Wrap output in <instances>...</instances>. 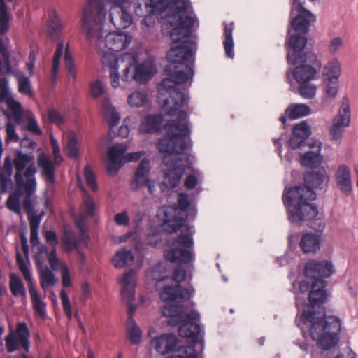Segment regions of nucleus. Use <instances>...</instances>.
I'll return each instance as SVG.
<instances>
[{"instance_id":"4be33fe9","label":"nucleus","mask_w":358,"mask_h":358,"mask_svg":"<svg viewBox=\"0 0 358 358\" xmlns=\"http://www.w3.org/2000/svg\"><path fill=\"white\" fill-rule=\"evenodd\" d=\"M35 192L28 194L24 191H21L17 186L16 189L9 194V196L6 202V206L10 211L14 212L18 215H21V206L20 197L24 196V199L22 202H25L28 199L30 201L36 200V196H34Z\"/></svg>"},{"instance_id":"5fc2aeb1","label":"nucleus","mask_w":358,"mask_h":358,"mask_svg":"<svg viewBox=\"0 0 358 358\" xmlns=\"http://www.w3.org/2000/svg\"><path fill=\"white\" fill-rule=\"evenodd\" d=\"M64 62L65 66L69 76V79L71 78L73 81H74L76 78L77 71L74 65L73 59L69 51L68 45H66V47L65 48Z\"/></svg>"},{"instance_id":"aec40b11","label":"nucleus","mask_w":358,"mask_h":358,"mask_svg":"<svg viewBox=\"0 0 358 358\" xmlns=\"http://www.w3.org/2000/svg\"><path fill=\"white\" fill-rule=\"evenodd\" d=\"M194 294V289L190 287L183 288L180 285L166 286L160 293V297L164 301H173L177 299L188 300Z\"/></svg>"},{"instance_id":"680f3d73","label":"nucleus","mask_w":358,"mask_h":358,"mask_svg":"<svg viewBox=\"0 0 358 358\" xmlns=\"http://www.w3.org/2000/svg\"><path fill=\"white\" fill-rule=\"evenodd\" d=\"M60 296L62 300V303L64 309V312L67 316L69 320L72 318V310H71V305L69 301L67 293L64 289H62L60 292Z\"/></svg>"},{"instance_id":"bb28decb","label":"nucleus","mask_w":358,"mask_h":358,"mask_svg":"<svg viewBox=\"0 0 358 358\" xmlns=\"http://www.w3.org/2000/svg\"><path fill=\"white\" fill-rule=\"evenodd\" d=\"M224 26V41L223 45L225 51V55L228 58L233 59L234 57V40H233V31H234V22L227 24L225 22H223Z\"/></svg>"},{"instance_id":"6ab92c4d","label":"nucleus","mask_w":358,"mask_h":358,"mask_svg":"<svg viewBox=\"0 0 358 358\" xmlns=\"http://www.w3.org/2000/svg\"><path fill=\"white\" fill-rule=\"evenodd\" d=\"M350 121V111L348 103H343L338 113V115L333 120L330 128V135L334 140L341 138L343 127L349 125Z\"/></svg>"},{"instance_id":"de8ad7c7","label":"nucleus","mask_w":358,"mask_h":358,"mask_svg":"<svg viewBox=\"0 0 358 358\" xmlns=\"http://www.w3.org/2000/svg\"><path fill=\"white\" fill-rule=\"evenodd\" d=\"M113 6L110 10V21L114 25L116 26L115 22V17L120 14L121 9L124 7H128L129 3L128 0H107Z\"/></svg>"},{"instance_id":"4c0bfd02","label":"nucleus","mask_w":358,"mask_h":358,"mask_svg":"<svg viewBox=\"0 0 358 358\" xmlns=\"http://www.w3.org/2000/svg\"><path fill=\"white\" fill-rule=\"evenodd\" d=\"M127 331L129 339L131 344L136 345L141 341V331L138 327L134 318L127 321Z\"/></svg>"},{"instance_id":"393cba45","label":"nucleus","mask_w":358,"mask_h":358,"mask_svg":"<svg viewBox=\"0 0 358 358\" xmlns=\"http://www.w3.org/2000/svg\"><path fill=\"white\" fill-rule=\"evenodd\" d=\"M163 122L161 115H149L141 122L138 130L141 133H155L160 130Z\"/></svg>"},{"instance_id":"dca6fc26","label":"nucleus","mask_w":358,"mask_h":358,"mask_svg":"<svg viewBox=\"0 0 358 358\" xmlns=\"http://www.w3.org/2000/svg\"><path fill=\"white\" fill-rule=\"evenodd\" d=\"M122 283L123 288L121 291V295L124 299L128 302V318H134L133 315L136 311V307L131 303V301L135 296V287H136V273L134 271L131 270L124 273Z\"/></svg>"},{"instance_id":"c03bdc74","label":"nucleus","mask_w":358,"mask_h":358,"mask_svg":"<svg viewBox=\"0 0 358 358\" xmlns=\"http://www.w3.org/2000/svg\"><path fill=\"white\" fill-rule=\"evenodd\" d=\"M317 214H318V213ZM317 215H316L315 216H314L313 217L300 220L299 222H294L292 220H289V222L292 223H294V224L300 225L303 222L307 221V222H308V227H310V229H313L317 233L322 234L325 228V223L322 219H321L320 217H316Z\"/></svg>"},{"instance_id":"9b49d317","label":"nucleus","mask_w":358,"mask_h":358,"mask_svg":"<svg viewBox=\"0 0 358 358\" xmlns=\"http://www.w3.org/2000/svg\"><path fill=\"white\" fill-rule=\"evenodd\" d=\"M127 149L125 143H117L109 148L106 162L110 175H116L125 163L137 162L145 154L143 151L125 154Z\"/></svg>"},{"instance_id":"2f4dec72","label":"nucleus","mask_w":358,"mask_h":358,"mask_svg":"<svg viewBox=\"0 0 358 358\" xmlns=\"http://www.w3.org/2000/svg\"><path fill=\"white\" fill-rule=\"evenodd\" d=\"M64 140L66 143L64 150L71 157H77L79 155L78 141L73 131H68L64 134Z\"/></svg>"},{"instance_id":"c9c22d12","label":"nucleus","mask_w":358,"mask_h":358,"mask_svg":"<svg viewBox=\"0 0 358 358\" xmlns=\"http://www.w3.org/2000/svg\"><path fill=\"white\" fill-rule=\"evenodd\" d=\"M12 14L8 11L5 0H0V34H6L9 29Z\"/></svg>"},{"instance_id":"f8f14e48","label":"nucleus","mask_w":358,"mask_h":358,"mask_svg":"<svg viewBox=\"0 0 358 358\" xmlns=\"http://www.w3.org/2000/svg\"><path fill=\"white\" fill-rule=\"evenodd\" d=\"M189 341V345H180V341L178 339L177 336L175 334L169 333V334H163L155 338L152 341V345L155 346V350L157 352L161 355H166L169 352L176 349L175 352L180 347H193L195 350V347L197 345H199L201 347V350H203L204 347V343L203 339V334H201L199 336V341L193 343L190 339H188Z\"/></svg>"},{"instance_id":"a211bd4d","label":"nucleus","mask_w":358,"mask_h":358,"mask_svg":"<svg viewBox=\"0 0 358 358\" xmlns=\"http://www.w3.org/2000/svg\"><path fill=\"white\" fill-rule=\"evenodd\" d=\"M95 210L96 205L92 198L88 194H85L80 208L81 217L76 220V226L80 231V238L84 242H87L89 239V236L87 233L83 220L87 217H93L95 214Z\"/></svg>"},{"instance_id":"72a5a7b5","label":"nucleus","mask_w":358,"mask_h":358,"mask_svg":"<svg viewBox=\"0 0 358 358\" xmlns=\"http://www.w3.org/2000/svg\"><path fill=\"white\" fill-rule=\"evenodd\" d=\"M102 110L105 119L109 124L110 127H115L120 120V115L116 111L115 108L112 106L108 100H104L102 103Z\"/></svg>"},{"instance_id":"5701e85b","label":"nucleus","mask_w":358,"mask_h":358,"mask_svg":"<svg viewBox=\"0 0 358 358\" xmlns=\"http://www.w3.org/2000/svg\"><path fill=\"white\" fill-rule=\"evenodd\" d=\"M336 185L345 195L352 192V182L350 169L345 165L338 166L336 173Z\"/></svg>"},{"instance_id":"7c9ffc66","label":"nucleus","mask_w":358,"mask_h":358,"mask_svg":"<svg viewBox=\"0 0 358 358\" xmlns=\"http://www.w3.org/2000/svg\"><path fill=\"white\" fill-rule=\"evenodd\" d=\"M38 166L43 171V175L45 177L48 182L53 183L55 182V168L52 162L45 155L41 154L38 157Z\"/></svg>"},{"instance_id":"bf43d9fd","label":"nucleus","mask_w":358,"mask_h":358,"mask_svg":"<svg viewBox=\"0 0 358 358\" xmlns=\"http://www.w3.org/2000/svg\"><path fill=\"white\" fill-rule=\"evenodd\" d=\"M84 176L89 187L94 192L96 191L98 189V185L96 182V178L89 166H85L84 169Z\"/></svg>"},{"instance_id":"a19ab883","label":"nucleus","mask_w":358,"mask_h":358,"mask_svg":"<svg viewBox=\"0 0 358 358\" xmlns=\"http://www.w3.org/2000/svg\"><path fill=\"white\" fill-rule=\"evenodd\" d=\"M62 242L64 250L71 252L75 249L78 250L79 245V240L76 237V235L67 230H64L62 237Z\"/></svg>"},{"instance_id":"4468645a","label":"nucleus","mask_w":358,"mask_h":358,"mask_svg":"<svg viewBox=\"0 0 358 358\" xmlns=\"http://www.w3.org/2000/svg\"><path fill=\"white\" fill-rule=\"evenodd\" d=\"M30 334L26 323L17 324L16 334L10 333L6 337V345L8 352H13L20 346L22 347L27 352L29 351L30 342Z\"/></svg>"},{"instance_id":"a878e982","label":"nucleus","mask_w":358,"mask_h":358,"mask_svg":"<svg viewBox=\"0 0 358 358\" xmlns=\"http://www.w3.org/2000/svg\"><path fill=\"white\" fill-rule=\"evenodd\" d=\"M36 202L35 201H30L28 199L25 202L23 203V208L27 214V218L29 223L30 231L32 234H36V230L38 231L41 220L40 217H36V212L34 210V205Z\"/></svg>"},{"instance_id":"0e129e2a","label":"nucleus","mask_w":358,"mask_h":358,"mask_svg":"<svg viewBox=\"0 0 358 358\" xmlns=\"http://www.w3.org/2000/svg\"><path fill=\"white\" fill-rule=\"evenodd\" d=\"M6 141L9 143L10 141L17 142L20 139L18 134L16 132L15 125L11 122H8L6 127Z\"/></svg>"},{"instance_id":"1a4fd4ad","label":"nucleus","mask_w":358,"mask_h":358,"mask_svg":"<svg viewBox=\"0 0 358 358\" xmlns=\"http://www.w3.org/2000/svg\"><path fill=\"white\" fill-rule=\"evenodd\" d=\"M122 62H126L121 77L122 83L135 81L138 84H145L157 73V67L152 60L148 59L138 63V57L134 54L125 53Z\"/></svg>"},{"instance_id":"ddd939ff","label":"nucleus","mask_w":358,"mask_h":358,"mask_svg":"<svg viewBox=\"0 0 358 358\" xmlns=\"http://www.w3.org/2000/svg\"><path fill=\"white\" fill-rule=\"evenodd\" d=\"M115 51L101 50V62L103 68L109 71L110 84L113 88L124 87L120 83L121 78L118 71L119 66L122 64L124 67L126 62H122L123 54L118 58L114 53Z\"/></svg>"},{"instance_id":"f03ea898","label":"nucleus","mask_w":358,"mask_h":358,"mask_svg":"<svg viewBox=\"0 0 358 358\" xmlns=\"http://www.w3.org/2000/svg\"><path fill=\"white\" fill-rule=\"evenodd\" d=\"M145 6L150 13L168 15L169 36L172 47L166 55L170 64L165 68L166 73L177 82L186 83L194 76L193 64L196 43L190 39L197 19L187 14L192 9L189 0H145Z\"/></svg>"},{"instance_id":"338daca9","label":"nucleus","mask_w":358,"mask_h":358,"mask_svg":"<svg viewBox=\"0 0 358 358\" xmlns=\"http://www.w3.org/2000/svg\"><path fill=\"white\" fill-rule=\"evenodd\" d=\"M43 236L47 244L50 245L52 249L56 248V246L59 243V240L56 233L54 231L48 230L44 233Z\"/></svg>"},{"instance_id":"6e6d98bb","label":"nucleus","mask_w":358,"mask_h":358,"mask_svg":"<svg viewBox=\"0 0 358 358\" xmlns=\"http://www.w3.org/2000/svg\"><path fill=\"white\" fill-rule=\"evenodd\" d=\"M16 261L19 267V269L22 272L24 278L26 281L29 282V285H33L32 283V278H31V273L30 272V270L25 262V261L23 259L22 255L20 253H17L16 257Z\"/></svg>"},{"instance_id":"423d86ee","label":"nucleus","mask_w":358,"mask_h":358,"mask_svg":"<svg viewBox=\"0 0 358 358\" xmlns=\"http://www.w3.org/2000/svg\"><path fill=\"white\" fill-rule=\"evenodd\" d=\"M106 15V10L103 5L90 3L85 8L82 17L84 32L89 38H96L99 48L105 46L109 50L115 52L126 49L133 39L128 32L120 30L110 31L103 38V25Z\"/></svg>"},{"instance_id":"e2e57ef3","label":"nucleus","mask_w":358,"mask_h":358,"mask_svg":"<svg viewBox=\"0 0 358 358\" xmlns=\"http://www.w3.org/2000/svg\"><path fill=\"white\" fill-rule=\"evenodd\" d=\"M49 264L53 270H58L62 268V264L57 256L56 248H52L47 255Z\"/></svg>"},{"instance_id":"473e14b6","label":"nucleus","mask_w":358,"mask_h":358,"mask_svg":"<svg viewBox=\"0 0 358 358\" xmlns=\"http://www.w3.org/2000/svg\"><path fill=\"white\" fill-rule=\"evenodd\" d=\"M341 74V64L338 59L329 60L324 68V76L327 80H338Z\"/></svg>"},{"instance_id":"774afa93","label":"nucleus","mask_w":358,"mask_h":358,"mask_svg":"<svg viewBox=\"0 0 358 358\" xmlns=\"http://www.w3.org/2000/svg\"><path fill=\"white\" fill-rule=\"evenodd\" d=\"M338 80H327L326 93L330 97H335L338 92Z\"/></svg>"},{"instance_id":"cd10ccee","label":"nucleus","mask_w":358,"mask_h":358,"mask_svg":"<svg viewBox=\"0 0 358 358\" xmlns=\"http://www.w3.org/2000/svg\"><path fill=\"white\" fill-rule=\"evenodd\" d=\"M29 290L35 313L41 318H45L46 316L45 303L41 299L33 285H29Z\"/></svg>"},{"instance_id":"0eeeda50","label":"nucleus","mask_w":358,"mask_h":358,"mask_svg":"<svg viewBox=\"0 0 358 358\" xmlns=\"http://www.w3.org/2000/svg\"><path fill=\"white\" fill-rule=\"evenodd\" d=\"M177 210L173 207H166L164 210V227L169 233H181L177 238L169 243V249L164 251V258L171 263L188 264L194 260L192 250L194 241L192 227L185 225V220L176 215Z\"/></svg>"},{"instance_id":"412c9836","label":"nucleus","mask_w":358,"mask_h":358,"mask_svg":"<svg viewBox=\"0 0 358 358\" xmlns=\"http://www.w3.org/2000/svg\"><path fill=\"white\" fill-rule=\"evenodd\" d=\"M308 146L313 148V150L307 151L301 155L300 162L303 166L308 168L317 167L320 165L322 157L320 155L321 151V143L318 141H314L313 143H308Z\"/></svg>"},{"instance_id":"603ef678","label":"nucleus","mask_w":358,"mask_h":358,"mask_svg":"<svg viewBox=\"0 0 358 358\" xmlns=\"http://www.w3.org/2000/svg\"><path fill=\"white\" fill-rule=\"evenodd\" d=\"M41 286L43 290H46L48 287L54 286L55 284V278L53 273L48 268L43 269L41 272Z\"/></svg>"},{"instance_id":"f3484780","label":"nucleus","mask_w":358,"mask_h":358,"mask_svg":"<svg viewBox=\"0 0 358 358\" xmlns=\"http://www.w3.org/2000/svg\"><path fill=\"white\" fill-rule=\"evenodd\" d=\"M150 169L149 160L146 159H142L131 184V189L137 190L141 187L146 185L149 193L151 194H154L155 192V182L148 178Z\"/></svg>"},{"instance_id":"20e7f679","label":"nucleus","mask_w":358,"mask_h":358,"mask_svg":"<svg viewBox=\"0 0 358 358\" xmlns=\"http://www.w3.org/2000/svg\"><path fill=\"white\" fill-rule=\"evenodd\" d=\"M295 13L296 15L291 20V26L298 33L290 35L287 42V60L291 65L301 64L292 72L290 70L287 71L286 78L289 83L292 82L291 73L297 83L314 80L317 74L316 68L321 66L315 53L303 52L307 44L305 35L309 31L310 23L315 22V16L299 0H293L292 2L290 15L293 16Z\"/></svg>"},{"instance_id":"b1692460","label":"nucleus","mask_w":358,"mask_h":358,"mask_svg":"<svg viewBox=\"0 0 358 358\" xmlns=\"http://www.w3.org/2000/svg\"><path fill=\"white\" fill-rule=\"evenodd\" d=\"M321 236L318 234H304L299 245L304 253H315L320 248Z\"/></svg>"},{"instance_id":"49530a36","label":"nucleus","mask_w":358,"mask_h":358,"mask_svg":"<svg viewBox=\"0 0 358 358\" xmlns=\"http://www.w3.org/2000/svg\"><path fill=\"white\" fill-rule=\"evenodd\" d=\"M24 128L30 133L36 135L41 136L43 131L40 128L37 120L33 113H30L27 115L24 120Z\"/></svg>"},{"instance_id":"7ed1b4c3","label":"nucleus","mask_w":358,"mask_h":358,"mask_svg":"<svg viewBox=\"0 0 358 358\" xmlns=\"http://www.w3.org/2000/svg\"><path fill=\"white\" fill-rule=\"evenodd\" d=\"M326 285L324 279H317L311 283L308 296L310 304L306 309H302V304L296 297V306L301 313L296 317L295 322L302 331L306 328L308 329L311 338L317 341L319 347L329 350L335 347L338 342L341 324L337 317L325 315L323 304L328 296Z\"/></svg>"},{"instance_id":"e433bc0d","label":"nucleus","mask_w":358,"mask_h":358,"mask_svg":"<svg viewBox=\"0 0 358 358\" xmlns=\"http://www.w3.org/2000/svg\"><path fill=\"white\" fill-rule=\"evenodd\" d=\"M14 75L17 80L19 92L29 97H32L34 94L30 79L20 71L15 73Z\"/></svg>"},{"instance_id":"09e8293b","label":"nucleus","mask_w":358,"mask_h":358,"mask_svg":"<svg viewBox=\"0 0 358 358\" xmlns=\"http://www.w3.org/2000/svg\"><path fill=\"white\" fill-rule=\"evenodd\" d=\"M113 6L110 10V21L114 25L116 26L115 22V17L120 14L121 9L124 7H128L129 3L128 0H107Z\"/></svg>"},{"instance_id":"69168bd1","label":"nucleus","mask_w":358,"mask_h":358,"mask_svg":"<svg viewBox=\"0 0 358 358\" xmlns=\"http://www.w3.org/2000/svg\"><path fill=\"white\" fill-rule=\"evenodd\" d=\"M104 87L100 80L93 82L90 85L91 95L94 98H97L103 94Z\"/></svg>"},{"instance_id":"6e6552de","label":"nucleus","mask_w":358,"mask_h":358,"mask_svg":"<svg viewBox=\"0 0 358 358\" xmlns=\"http://www.w3.org/2000/svg\"><path fill=\"white\" fill-rule=\"evenodd\" d=\"M163 315L169 317L168 324L178 325L179 335L190 339L193 343L199 341V336L203 333L201 326L197 323L200 319V314L196 310L186 313L184 306L169 305L162 310Z\"/></svg>"},{"instance_id":"2eb2a0df","label":"nucleus","mask_w":358,"mask_h":358,"mask_svg":"<svg viewBox=\"0 0 358 358\" xmlns=\"http://www.w3.org/2000/svg\"><path fill=\"white\" fill-rule=\"evenodd\" d=\"M334 272V265L331 261L313 259L305 266L304 273L307 278L322 279L330 277Z\"/></svg>"},{"instance_id":"f704fd0d","label":"nucleus","mask_w":358,"mask_h":358,"mask_svg":"<svg viewBox=\"0 0 358 358\" xmlns=\"http://www.w3.org/2000/svg\"><path fill=\"white\" fill-rule=\"evenodd\" d=\"M64 44L63 41L58 43L56 50L52 57V65L51 71V80L53 84L57 83V73L60 68V62L64 54Z\"/></svg>"},{"instance_id":"c85d7f7f","label":"nucleus","mask_w":358,"mask_h":358,"mask_svg":"<svg viewBox=\"0 0 358 358\" xmlns=\"http://www.w3.org/2000/svg\"><path fill=\"white\" fill-rule=\"evenodd\" d=\"M134 261V256L132 252L126 249L117 251L112 259L113 266L117 268H121L130 265Z\"/></svg>"},{"instance_id":"052dcab7","label":"nucleus","mask_w":358,"mask_h":358,"mask_svg":"<svg viewBox=\"0 0 358 358\" xmlns=\"http://www.w3.org/2000/svg\"><path fill=\"white\" fill-rule=\"evenodd\" d=\"M343 47V39L340 36L333 37L329 43L328 51L331 55H335Z\"/></svg>"},{"instance_id":"39448f33","label":"nucleus","mask_w":358,"mask_h":358,"mask_svg":"<svg viewBox=\"0 0 358 358\" xmlns=\"http://www.w3.org/2000/svg\"><path fill=\"white\" fill-rule=\"evenodd\" d=\"M328 181L329 178L324 170L310 171L304 176V185L295 186L285 190L282 199L288 220L299 222L315 216L317 208L310 203L316 198L313 189H322Z\"/></svg>"},{"instance_id":"ea45409f","label":"nucleus","mask_w":358,"mask_h":358,"mask_svg":"<svg viewBox=\"0 0 358 358\" xmlns=\"http://www.w3.org/2000/svg\"><path fill=\"white\" fill-rule=\"evenodd\" d=\"M10 289L12 294L15 296H26L25 289L22 279L14 273L10 275Z\"/></svg>"},{"instance_id":"37998d69","label":"nucleus","mask_w":358,"mask_h":358,"mask_svg":"<svg viewBox=\"0 0 358 358\" xmlns=\"http://www.w3.org/2000/svg\"><path fill=\"white\" fill-rule=\"evenodd\" d=\"M8 110L10 112L13 119L17 123L22 122L23 110L20 103L13 99L6 103Z\"/></svg>"},{"instance_id":"79ce46f5","label":"nucleus","mask_w":358,"mask_h":358,"mask_svg":"<svg viewBox=\"0 0 358 358\" xmlns=\"http://www.w3.org/2000/svg\"><path fill=\"white\" fill-rule=\"evenodd\" d=\"M147 102L148 94L144 91H135L127 98V103L131 107H141Z\"/></svg>"},{"instance_id":"9d476101","label":"nucleus","mask_w":358,"mask_h":358,"mask_svg":"<svg viewBox=\"0 0 358 358\" xmlns=\"http://www.w3.org/2000/svg\"><path fill=\"white\" fill-rule=\"evenodd\" d=\"M34 160V157L32 154H24L21 152H17L14 159L16 185L21 191L28 194L35 192L36 189V169Z\"/></svg>"},{"instance_id":"58836bf2","label":"nucleus","mask_w":358,"mask_h":358,"mask_svg":"<svg viewBox=\"0 0 358 358\" xmlns=\"http://www.w3.org/2000/svg\"><path fill=\"white\" fill-rule=\"evenodd\" d=\"M129 8V5L128 7H124L121 9L120 11V14L115 15V22L116 24L115 27L126 29L129 27L132 23V16L129 12H128L127 9Z\"/></svg>"},{"instance_id":"4d7b16f0","label":"nucleus","mask_w":358,"mask_h":358,"mask_svg":"<svg viewBox=\"0 0 358 358\" xmlns=\"http://www.w3.org/2000/svg\"><path fill=\"white\" fill-rule=\"evenodd\" d=\"M292 133L306 141V138L310 135L311 131L308 124L305 122H302L294 127Z\"/></svg>"},{"instance_id":"c756f323","label":"nucleus","mask_w":358,"mask_h":358,"mask_svg":"<svg viewBox=\"0 0 358 358\" xmlns=\"http://www.w3.org/2000/svg\"><path fill=\"white\" fill-rule=\"evenodd\" d=\"M310 107L304 103L290 104L285 110L286 115L290 120H296L310 114Z\"/></svg>"},{"instance_id":"f257e3e1","label":"nucleus","mask_w":358,"mask_h":358,"mask_svg":"<svg viewBox=\"0 0 358 358\" xmlns=\"http://www.w3.org/2000/svg\"><path fill=\"white\" fill-rule=\"evenodd\" d=\"M182 83L176 79L164 78L158 87L159 101L162 109L173 119L164 125L166 135L159 138L157 147L164 156L162 162L166 166H173L165 176L171 187H176L180 182L185 166L179 164L181 155L187 148V138L189 137L190 129L186 119L187 113L181 108L187 103L189 97L178 90V85Z\"/></svg>"},{"instance_id":"864d4df0","label":"nucleus","mask_w":358,"mask_h":358,"mask_svg":"<svg viewBox=\"0 0 358 358\" xmlns=\"http://www.w3.org/2000/svg\"><path fill=\"white\" fill-rule=\"evenodd\" d=\"M3 65L5 66L6 71L8 73H13L10 61V55L7 52L6 48L3 45L2 41L0 38V73L2 72Z\"/></svg>"},{"instance_id":"3c124183","label":"nucleus","mask_w":358,"mask_h":358,"mask_svg":"<svg viewBox=\"0 0 358 358\" xmlns=\"http://www.w3.org/2000/svg\"><path fill=\"white\" fill-rule=\"evenodd\" d=\"M14 99L9 88L8 80L6 78L0 77V103H7Z\"/></svg>"},{"instance_id":"a18cd8bd","label":"nucleus","mask_w":358,"mask_h":358,"mask_svg":"<svg viewBox=\"0 0 358 358\" xmlns=\"http://www.w3.org/2000/svg\"><path fill=\"white\" fill-rule=\"evenodd\" d=\"M48 26L52 35H57L62 31L63 27L56 11L52 10L49 13Z\"/></svg>"},{"instance_id":"13d9d810","label":"nucleus","mask_w":358,"mask_h":358,"mask_svg":"<svg viewBox=\"0 0 358 358\" xmlns=\"http://www.w3.org/2000/svg\"><path fill=\"white\" fill-rule=\"evenodd\" d=\"M45 121H48L50 123L57 124L58 126L62 124L64 122L62 115L55 109H50L47 114L43 117Z\"/></svg>"},{"instance_id":"8fccbe9b","label":"nucleus","mask_w":358,"mask_h":358,"mask_svg":"<svg viewBox=\"0 0 358 358\" xmlns=\"http://www.w3.org/2000/svg\"><path fill=\"white\" fill-rule=\"evenodd\" d=\"M299 92L300 95L306 99H311L315 97L316 93V87L310 81L304 83H298Z\"/></svg>"}]
</instances>
